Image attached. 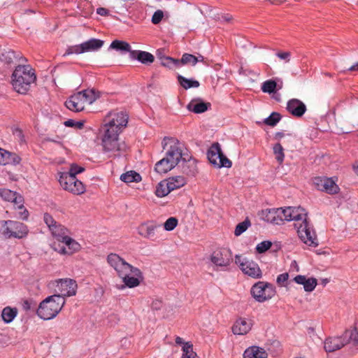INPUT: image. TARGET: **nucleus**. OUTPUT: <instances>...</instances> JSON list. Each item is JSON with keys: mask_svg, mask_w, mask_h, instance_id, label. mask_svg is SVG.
Masks as SVG:
<instances>
[{"mask_svg": "<svg viewBox=\"0 0 358 358\" xmlns=\"http://www.w3.org/2000/svg\"><path fill=\"white\" fill-rule=\"evenodd\" d=\"M169 145V148L166 152V157L176 166L182 161V172L187 176H194L196 171V166L194 161L188 159V155L182 153V143L176 138L164 137L162 141L163 148Z\"/></svg>", "mask_w": 358, "mask_h": 358, "instance_id": "1", "label": "nucleus"}, {"mask_svg": "<svg viewBox=\"0 0 358 358\" xmlns=\"http://www.w3.org/2000/svg\"><path fill=\"white\" fill-rule=\"evenodd\" d=\"M36 80L34 70L29 65L18 64L12 74L13 87L22 94H25L29 90Z\"/></svg>", "mask_w": 358, "mask_h": 358, "instance_id": "2", "label": "nucleus"}, {"mask_svg": "<svg viewBox=\"0 0 358 358\" xmlns=\"http://www.w3.org/2000/svg\"><path fill=\"white\" fill-rule=\"evenodd\" d=\"M66 300L59 296H49L42 301L36 310L37 315L48 320L55 317L62 310Z\"/></svg>", "mask_w": 358, "mask_h": 358, "instance_id": "3", "label": "nucleus"}, {"mask_svg": "<svg viewBox=\"0 0 358 358\" xmlns=\"http://www.w3.org/2000/svg\"><path fill=\"white\" fill-rule=\"evenodd\" d=\"M128 118V115L123 111L110 113L107 117L108 120L107 121L106 119L104 120L103 136H106V134L113 136L114 134L118 137L122 129L126 127Z\"/></svg>", "mask_w": 358, "mask_h": 358, "instance_id": "4", "label": "nucleus"}, {"mask_svg": "<svg viewBox=\"0 0 358 358\" xmlns=\"http://www.w3.org/2000/svg\"><path fill=\"white\" fill-rule=\"evenodd\" d=\"M28 233L27 226L22 222L11 220L0 221V234L6 239H22Z\"/></svg>", "mask_w": 358, "mask_h": 358, "instance_id": "5", "label": "nucleus"}, {"mask_svg": "<svg viewBox=\"0 0 358 358\" xmlns=\"http://www.w3.org/2000/svg\"><path fill=\"white\" fill-rule=\"evenodd\" d=\"M294 226L297 231L299 237L305 244L312 247L318 245L317 235L312 224L308 220V217L301 222L294 223Z\"/></svg>", "mask_w": 358, "mask_h": 358, "instance_id": "6", "label": "nucleus"}, {"mask_svg": "<svg viewBox=\"0 0 358 358\" xmlns=\"http://www.w3.org/2000/svg\"><path fill=\"white\" fill-rule=\"evenodd\" d=\"M107 262L116 271L118 275H122L126 272H131L134 275L141 276L140 269L134 267L115 253L109 254L107 257Z\"/></svg>", "mask_w": 358, "mask_h": 358, "instance_id": "7", "label": "nucleus"}, {"mask_svg": "<svg viewBox=\"0 0 358 358\" xmlns=\"http://www.w3.org/2000/svg\"><path fill=\"white\" fill-rule=\"evenodd\" d=\"M250 292L257 301L262 303L273 297L276 291L272 284L259 281L252 287Z\"/></svg>", "mask_w": 358, "mask_h": 358, "instance_id": "8", "label": "nucleus"}, {"mask_svg": "<svg viewBox=\"0 0 358 358\" xmlns=\"http://www.w3.org/2000/svg\"><path fill=\"white\" fill-rule=\"evenodd\" d=\"M235 263L238 266L242 272L255 279L261 278L262 272L255 262L241 255L235 256Z\"/></svg>", "mask_w": 358, "mask_h": 358, "instance_id": "9", "label": "nucleus"}, {"mask_svg": "<svg viewBox=\"0 0 358 358\" xmlns=\"http://www.w3.org/2000/svg\"><path fill=\"white\" fill-rule=\"evenodd\" d=\"M54 296H62L65 299L66 296H72L76 294L78 285L76 280L70 278L59 279L55 280Z\"/></svg>", "mask_w": 358, "mask_h": 358, "instance_id": "10", "label": "nucleus"}, {"mask_svg": "<svg viewBox=\"0 0 358 358\" xmlns=\"http://www.w3.org/2000/svg\"><path fill=\"white\" fill-rule=\"evenodd\" d=\"M59 182L64 189L73 194L80 195L85 192L83 182L71 175L61 173Z\"/></svg>", "mask_w": 358, "mask_h": 358, "instance_id": "11", "label": "nucleus"}, {"mask_svg": "<svg viewBox=\"0 0 358 358\" xmlns=\"http://www.w3.org/2000/svg\"><path fill=\"white\" fill-rule=\"evenodd\" d=\"M118 137L116 136H109L106 134V136L102 137V146L103 151L108 153L109 157H116L120 155V152L124 150L125 145H122L118 142Z\"/></svg>", "mask_w": 358, "mask_h": 358, "instance_id": "12", "label": "nucleus"}, {"mask_svg": "<svg viewBox=\"0 0 358 358\" xmlns=\"http://www.w3.org/2000/svg\"><path fill=\"white\" fill-rule=\"evenodd\" d=\"M283 221H295L294 223L301 222L308 217L306 210L301 206H288L282 208Z\"/></svg>", "mask_w": 358, "mask_h": 358, "instance_id": "13", "label": "nucleus"}, {"mask_svg": "<svg viewBox=\"0 0 358 358\" xmlns=\"http://www.w3.org/2000/svg\"><path fill=\"white\" fill-rule=\"evenodd\" d=\"M313 185L320 191L325 192L328 194H336L339 191L338 186L335 181L330 178L315 177L313 179Z\"/></svg>", "mask_w": 358, "mask_h": 358, "instance_id": "14", "label": "nucleus"}, {"mask_svg": "<svg viewBox=\"0 0 358 358\" xmlns=\"http://www.w3.org/2000/svg\"><path fill=\"white\" fill-rule=\"evenodd\" d=\"M231 253L229 250L222 248L215 250L210 256L211 262L217 266L227 267L231 262Z\"/></svg>", "mask_w": 358, "mask_h": 358, "instance_id": "15", "label": "nucleus"}, {"mask_svg": "<svg viewBox=\"0 0 358 358\" xmlns=\"http://www.w3.org/2000/svg\"><path fill=\"white\" fill-rule=\"evenodd\" d=\"M282 208L263 210L261 217L272 224H281L283 222Z\"/></svg>", "mask_w": 358, "mask_h": 358, "instance_id": "16", "label": "nucleus"}, {"mask_svg": "<svg viewBox=\"0 0 358 358\" xmlns=\"http://www.w3.org/2000/svg\"><path fill=\"white\" fill-rule=\"evenodd\" d=\"M347 344L344 331L340 336L327 338L324 341V349L327 352H333L340 350Z\"/></svg>", "mask_w": 358, "mask_h": 358, "instance_id": "17", "label": "nucleus"}, {"mask_svg": "<svg viewBox=\"0 0 358 358\" xmlns=\"http://www.w3.org/2000/svg\"><path fill=\"white\" fill-rule=\"evenodd\" d=\"M65 106L73 112H80L84 110L85 103L80 92L71 95L66 101Z\"/></svg>", "mask_w": 358, "mask_h": 358, "instance_id": "18", "label": "nucleus"}, {"mask_svg": "<svg viewBox=\"0 0 358 358\" xmlns=\"http://www.w3.org/2000/svg\"><path fill=\"white\" fill-rule=\"evenodd\" d=\"M21 60L26 61L25 58L20 55V53H16L12 50H5L0 54V61L8 66L12 64L17 66L18 64H20Z\"/></svg>", "mask_w": 358, "mask_h": 358, "instance_id": "19", "label": "nucleus"}, {"mask_svg": "<svg viewBox=\"0 0 358 358\" xmlns=\"http://www.w3.org/2000/svg\"><path fill=\"white\" fill-rule=\"evenodd\" d=\"M287 110L292 115L301 117L306 111V106L301 101L292 99L287 102Z\"/></svg>", "mask_w": 358, "mask_h": 358, "instance_id": "20", "label": "nucleus"}, {"mask_svg": "<svg viewBox=\"0 0 358 358\" xmlns=\"http://www.w3.org/2000/svg\"><path fill=\"white\" fill-rule=\"evenodd\" d=\"M160 227L159 224L153 221H148L140 224L138 227V233L145 238H152L155 235V230Z\"/></svg>", "mask_w": 358, "mask_h": 358, "instance_id": "21", "label": "nucleus"}, {"mask_svg": "<svg viewBox=\"0 0 358 358\" xmlns=\"http://www.w3.org/2000/svg\"><path fill=\"white\" fill-rule=\"evenodd\" d=\"M252 328V323L248 322L245 318H238L232 327V332L236 335H245Z\"/></svg>", "mask_w": 358, "mask_h": 358, "instance_id": "22", "label": "nucleus"}, {"mask_svg": "<svg viewBox=\"0 0 358 358\" xmlns=\"http://www.w3.org/2000/svg\"><path fill=\"white\" fill-rule=\"evenodd\" d=\"M211 104L204 102L200 99H192L187 106V108L194 113L199 114L206 112L210 108Z\"/></svg>", "mask_w": 358, "mask_h": 358, "instance_id": "23", "label": "nucleus"}, {"mask_svg": "<svg viewBox=\"0 0 358 358\" xmlns=\"http://www.w3.org/2000/svg\"><path fill=\"white\" fill-rule=\"evenodd\" d=\"M64 238V239L62 241V243H64L65 246L61 248L59 251L61 253L71 255L80 250V245L75 240L68 236Z\"/></svg>", "mask_w": 358, "mask_h": 358, "instance_id": "24", "label": "nucleus"}, {"mask_svg": "<svg viewBox=\"0 0 358 358\" xmlns=\"http://www.w3.org/2000/svg\"><path fill=\"white\" fill-rule=\"evenodd\" d=\"M130 58L137 59L144 64H150L155 61V57L151 53L142 50L130 52Z\"/></svg>", "mask_w": 358, "mask_h": 358, "instance_id": "25", "label": "nucleus"}, {"mask_svg": "<svg viewBox=\"0 0 358 358\" xmlns=\"http://www.w3.org/2000/svg\"><path fill=\"white\" fill-rule=\"evenodd\" d=\"M222 149L219 143H213L208 151V159L210 163L213 164L215 167H216V165L220 157Z\"/></svg>", "mask_w": 358, "mask_h": 358, "instance_id": "26", "label": "nucleus"}, {"mask_svg": "<svg viewBox=\"0 0 358 358\" xmlns=\"http://www.w3.org/2000/svg\"><path fill=\"white\" fill-rule=\"evenodd\" d=\"M0 196L3 200L13 202L15 204L23 202V198L21 195L8 189H0Z\"/></svg>", "mask_w": 358, "mask_h": 358, "instance_id": "27", "label": "nucleus"}, {"mask_svg": "<svg viewBox=\"0 0 358 358\" xmlns=\"http://www.w3.org/2000/svg\"><path fill=\"white\" fill-rule=\"evenodd\" d=\"M176 166L171 162L166 157H164L159 162H157L155 166V170L160 173H166L171 169H173Z\"/></svg>", "mask_w": 358, "mask_h": 358, "instance_id": "28", "label": "nucleus"}, {"mask_svg": "<svg viewBox=\"0 0 358 358\" xmlns=\"http://www.w3.org/2000/svg\"><path fill=\"white\" fill-rule=\"evenodd\" d=\"M104 41L97 38H91L83 43L84 51L91 52L99 50L103 45Z\"/></svg>", "mask_w": 358, "mask_h": 358, "instance_id": "29", "label": "nucleus"}, {"mask_svg": "<svg viewBox=\"0 0 358 358\" xmlns=\"http://www.w3.org/2000/svg\"><path fill=\"white\" fill-rule=\"evenodd\" d=\"M81 95L83 96L84 101L87 104H92L100 96V93L94 89H87L80 91Z\"/></svg>", "mask_w": 358, "mask_h": 358, "instance_id": "30", "label": "nucleus"}, {"mask_svg": "<svg viewBox=\"0 0 358 358\" xmlns=\"http://www.w3.org/2000/svg\"><path fill=\"white\" fill-rule=\"evenodd\" d=\"M131 273V272H126L125 274L122 275H119L120 278H122V280L126 286L128 287L132 288L137 287L140 284V280L143 279V275L141 274V277H138L136 275L134 276H130L129 274Z\"/></svg>", "mask_w": 358, "mask_h": 358, "instance_id": "31", "label": "nucleus"}, {"mask_svg": "<svg viewBox=\"0 0 358 358\" xmlns=\"http://www.w3.org/2000/svg\"><path fill=\"white\" fill-rule=\"evenodd\" d=\"M345 336L347 343L358 350V328L355 327L353 329L345 330Z\"/></svg>", "mask_w": 358, "mask_h": 358, "instance_id": "32", "label": "nucleus"}, {"mask_svg": "<svg viewBox=\"0 0 358 358\" xmlns=\"http://www.w3.org/2000/svg\"><path fill=\"white\" fill-rule=\"evenodd\" d=\"M50 230L51 231L52 234L60 242L64 239V237L67 236L66 229L57 222L54 225V227H50Z\"/></svg>", "mask_w": 358, "mask_h": 358, "instance_id": "33", "label": "nucleus"}, {"mask_svg": "<svg viewBox=\"0 0 358 358\" xmlns=\"http://www.w3.org/2000/svg\"><path fill=\"white\" fill-rule=\"evenodd\" d=\"M109 48L122 52H132L130 45L123 41L114 40L110 45Z\"/></svg>", "mask_w": 358, "mask_h": 358, "instance_id": "34", "label": "nucleus"}, {"mask_svg": "<svg viewBox=\"0 0 358 358\" xmlns=\"http://www.w3.org/2000/svg\"><path fill=\"white\" fill-rule=\"evenodd\" d=\"M120 179L122 181L127 183L132 182H137L141 180V176L137 172L134 171H130L122 174Z\"/></svg>", "mask_w": 358, "mask_h": 358, "instance_id": "35", "label": "nucleus"}, {"mask_svg": "<svg viewBox=\"0 0 358 358\" xmlns=\"http://www.w3.org/2000/svg\"><path fill=\"white\" fill-rule=\"evenodd\" d=\"M177 79L179 84L185 90L189 89L191 87H198L200 85L199 81L196 80L187 79L181 75H178Z\"/></svg>", "mask_w": 358, "mask_h": 358, "instance_id": "36", "label": "nucleus"}, {"mask_svg": "<svg viewBox=\"0 0 358 358\" xmlns=\"http://www.w3.org/2000/svg\"><path fill=\"white\" fill-rule=\"evenodd\" d=\"M166 182L169 183L171 191L182 187L186 183L185 178L180 176L170 178Z\"/></svg>", "mask_w": 358, "mask_h": 358, "instance_id": "37", "label": "nucleus"}, {"mask_svg": "<svg viewBox=\"0 0 358 358\" xmlns=\"http://www.w3.org/2000/svg\"><path fill=\"white\" fill-rule=\"evenodd\" d=\"M171 192L166 180L161 181L156 187L155 194L158 197H164Z\"/></svg>", "mask_w": 358, "mask_h": 358, "instance_id": "38", "label": "nucleus"}, {"mask_svg": "<svg viewBox=\"0 0 358 358\" xmlns=\"http://www.w3.org/2000/svg\"><path fill=\"white\" fill-rule=\"evenodd\" d=\"M17 309L11 308L10 307H6L3 309L1 317L6 323H10L17 315Z\"/></svg>", "mask_w": 358, "mask_h": 358, "instance_id": "39", "label": "nucleus"}, {"mask_svg": "<svg viewBox=\"0 0 358 358\" xmlns=\"http://www.w3.org/2000/svg\"><path fill=\"white\" fill-rule=\"evenodd\" d=\"M182 358H199L196 353L193 351V345L189 342H186L182 345Z\"/></svg>", "mask_w": 358, "mask_h": 358, "instance_id": "40", "label": "nucleus"}, {"mask_svg": "<svg viewBox=\"0 0 358 358\" xmlns=\"http://www.w3.org/2000/svg\"><path fill=\"white\" fill-rule=\"evenodd\" d=\"M273 154L275 155V159L280 164L283 162L285 158L284 149L282 145L278 142L273 147Z\"/></svg>", "mask_w": 358, "mask_h": 358, "instance_id": "41", "label": "nucleus"}, {"mask_svg": "<svg viewBox=\"0 0 358 358\" xmlns=\"http://www.w3.org/2000/svg\"><path fill=\"white\" fill-rule=\"evenodd\" d=\"M278 84L273 80H268L264 82L262 85V90L264 92L271 94L275 92Z\"/></svg>", "mask_w": 358, "mask_h": 358, "instance_id": "42", "label": "nucleus"}, {"mask_svg": "<svg viewBox=\"0 0 358 358\" xmlns=\"http://www.w3.org/2000/svg\"><path fill=\"white\" fill-rule=\"evenodd\" d=\"M281 115L277 112H273L264 121V124L268 126L274 127L280 120Z\"/></svg>", "mask_w": 358, "mask_h": 358, "instance_id": "43", "label": "nucleus"}, {"mask_svg": "<svg viewBox=\"0 0 358 358\" xmlns=\"http://www.w3.org/2000/svg\"><path fill=\"white\" fill-rule=\"evenodd\" d=\"M250 224L251 223L248 218H246L243 222L238 223L234 231L235 236H238L241 235L248 229Z\"/></svg>", "mask_w": 358, "mask_h": 358, "instance_id": "44", "label": "nucleus"}, {"mask_svg": "<svg viewBox=\"0 0 358 358\" xmlns=\"http://www.w3.org/2000/svg\"><path fill=\"white\" fill-rule=\"evenodd\" d=\"M196 63L197 59H196V56L192 54L185 53L182 55V58L179 59V66L180 64H191L192 66H194Z\"/></svg>", "mask_w": 358, "mask_h": 358, "instance_id": "45", "label": "nucleus"}, {"mask_svg": "<svg viewBox=\"0 0 358 358\" xmlns=\"http://www.w3.org/2000/svg\"><path fill=\"white\" fill-rule=\"evenodd\" d=\"M232 166V162L223 154L222 152L219 161L216 165V168H230Z\"/></svg>", "mask_w": 358, "mask_h": 358, "instance_id": "46", "label": "nucleus"}, {"mask_svg": "<svg viewBox=\"0 0 358 358\" xmlns=\"http://www.w3.org/2000/svg\"><path fill=\"white\" fill-rule=\"evenodd\" d=\"M161 64L164 66L171 68L172 66H179V59H173L171 57H165L162 61Z\"/></svg>", "mask_w": 358, "mask_h": 358, "instance_id": "47", "label": "nucleus"}, {"mask_svg": "<svg viewBox=\"0 0 358 358\" xmlns=\"http://www.w3.org/2000/svg\"><path fill=\"white\" fill-rule=\"evenodd\" d=\"M85 52L83 43L76 45H72L67 48L65 55L81 54Z\"/></svg>", "mask_w": 358, "mask_h": 358, "instance_id": "48", "label": "nucleus"}, {"mask_svg": "<svg viewBox=\"0 0 358 358\" xmlns=\"http://www.w3.org/2000/svg\"><path fill=\"white\" fill-rule=\"evenodd\" d=\"M178 224V220L174 217H171L166 220L164 224V229L166 231L173 230Z\"/></svg>", "mask_w": 358, "mask_h": 358, "instance_id": "49", "label": "nucleus"}, {"mask_svg": "<svg viewBox=\"0 0 358 358\" xmlns=\"http://www.w3.org/2000/svg\"><path fill=\"white\" fill-rule=\"evenodd\" d=\"M85 169L83 167L79 166L76 164H72L71 165L70 169L68 172H64L63 174L71 175L72 176L76 177V175L84 171Z\"/></svg>", "mask_w": 358, "mask_h": 358, "instance_id": "50", "label": "nucleus"}, {"mask_svg": "<svg viewBox=\"0 0 358 358\" xmlns=\"http://www.w3.org/2000/svg\"><path fill=\"white\" fill-rule=\"evenodd\" d=\"M317 285V280L314 278H308L304 285L303 288L306 292H312Z\"/></svg>", "mask_w": 358, "mask_h": 358, "instance_id": "51", "label": "nucleus"}, {"mask_svg": "<svg viewBox=\"0 0 358 358\" xmlns=\"http://www.w3.org/2000/svg\"><path fill=\"white\" fill-rule=\"evenodd\" d=\"M272 245V243L269 241H264L259 243L256 247L258 253L262 254L267 251Z\"/></svg>", "mask_w": 358, "mask_h": 358, "instance_id": "52", "label": "nucleus"}, {"mask_svg": "<svg viewBox=\"0 0 358 358\" xmlns=\"http://www.w3.org/2000/svg\"><path fill=\"white\" fill-rule=\"evenodd\" d=\"M17 209L19 210L18 216L19 218L27 220L29 217L28 210L24 207L22 202L21 203L17 204Z\"/></svg>", "mask_w": 358, "mask_h": 358, "instance_id": "53", "label": "nucleus"}, {"mask_svg": "<svg viewBox=\"0 0 358 358\" xmlns=\"http://www.w3.org/2000/svg\"><path fill=\"white\" fill-rule=\"evenodd\" d=\"M64 125L69 127H76L78 129H83L84 127L83 122H76L73 120L69 119L64 122Z\"/></svg>", "mask_w": 358, "mask_h": 358, "instance_id": "54", "label": "nucleus"}, {"mask_svg": "<svg viewBox=\"0 0 358 358\" xmlns=\"http://www.w3.org/2000/svg\"><path fill=\"white\" fill-rule=\"evenodd\" d=\"M258 350L257 346H252L248 348L243 354V358H257L255 352Z\"/></svg>", "mask_w": 358, "mask_h": 358, "instance_id": "55", "label": "nucleus"}, {"mask_svg": "<svg viewBox=\"0 0 358 358\" xmlns=\"http://www.w3.org/2000/svg\"><path fill=\"white\" fill-rule=\"evenodd\" d=\"M163 17H164L163 11L161 10H157L154 13V14L152 17V22L154 24H157L162 21Z\"/></svg>", "mask_w": 358, "mask_h": 358, "instance_id": "56", "label": "nucleus"}, {"mask_svg": "<svg viewBox=\"0 0 358 358\" xmlns=\"http://www.w3.org/2000/svg\"><path fill=\"white\" fill-rule=\"evenodd\" d=\"M8 156H9V152L0 148V164H1V165L8 164Z\"/></svg>", "mask_w": 358, "mask_h": 358, "instance_id": "57", "label": "nucleus"}, {"mask_svg": "<svg viewBox=\"0 0 358 358\" xmlns=\"http://www.w3.org/2000/svg\"><path fill=\"white\" fill-rule=\"evenodd\" d=\"M43 220L45 224L48 225V228L50 229V227H52L57 223V222L54 220L52 216L49 213H45L43 215Z\"/></svg>", "mask_w": 358, "mask_h": 358, "instance_id": "58", "label": "nucleus"}, {"mask_svg": "<svg viewBox=\"0 0 358 358\" xmlns=\"http://www.w3.org/2000/svg\"><path fill=\"white\" fill-rule=\"evenodd\" d=\"M288 278H289L288 273H284L280 274L277 277L276 282L278 284V285L285 286V283L287 281Z\"/></svg>", "mask_w": 358, "mask_h": 358, "instance_id": "59", "label": "nucleus"}, {"mask_svg": "<svg viewBox=\"0 0 358 358\" xmlns=\"http://www.w3.org/2000/svg\"><path fill=\"white\" fill-rule=\"evenodd\" d=\"M20 157L17 155L15 153H12V152H9V156H8V164H17L20 162Z\"/></svg>", "mask_w": 358, "mask_h": 358, "instance_id": "60", "label": "nucleus"}, {"mask_svg": "<svg viewBox=\"0 0 358 358\" xmlns=\"http://www.w3.org/2000/svg\"><path fill=\"white\" fill-rule=\"evenodd\" d=\"M290 52H278L276 53V56L285 62H289L290 60Z\"/></svg>", "mask_w": 358, "mask_h": 358, "instance_id": "61", "label": "nucleus"}, {"mask_svg": "<svg viewBox=\"0 0 358 358\" xmlns=\"http://www.w3.org/2000/svg\"><path fill=\"white\" fill-rule=\"evenodd\" d=\"M257 358H267L268 355L265 350L258 347V350L255 352Z\"/></svg>", "mask_w": 358, "mask_h": 358, "instance_id": "62", "label": "nucleus"}, {"mask_svg": "<svg viewBox=\"0 0 358 358\" xmlns=\"http://www.w3.org/2000/svg\"><path fill=\"white\" fill-rule=\"evenodd\" d=\"M306 280H307V278H306V276L301 275H296L294 278V280L295 282H296L297 284H299V285H304Z\"/></svg>", "mask_w": 358, "mask_h": 358, "instance_id": "63", "label": "nucleus"}, {"mask_svg": "<svg viewBox=\"0 0 358 358\" xmlns=\"http://www.w3.org/2000/svg\"><path fill=\"white\" fill-rule=\"evenodd\" d=\"M96 13L101 16H106L108 15V10L105 8L100 7L96 9Z\"/></svg>", "mask_w": 358, "mask_h": 358, "instance_id": "64", "label": "nucleus"}]
</instances>
